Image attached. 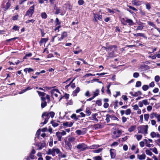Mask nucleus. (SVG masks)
Instances as JSON below:
<instances>
[{"label": "nucleus", "mask_w": 160, "mask_h": 160, "mask_svg": "<svg viewBox=\"0 0 160 160\" xmlns=\"http://www.w3.org/2000/svg\"><path fill=\"white\" fill-rule=\"evenodd\" d=\"M131 113V110L130 109H128L125 111V113L126 115H129Z\"/></svg>", "instance_id": "obj_34"}, {"label": "nucleus", "mask_w": 160, "mask_h": 160, "mask_svg": "<svg viewBox=\"0 0 160 160\" xmlns=\"http://www.w3.org/2000/svg\"><path fill=\"white\" fill-rule=\"evenodd\" d=\"M143 104L145 106L148 105L149 104V102L148 101L147 99H144L142 101Z\"/></svg>", "instance_id": "obj_27"}, {"label": "nucleus", "mask_w": 160, "mask_h": 160, "mask_svg": "<svg viewBox=\"0 0 160 160\" xmlns=\"http://www.w3.org/2000/svg\"><path fill=\"white\" fill-rule=\"evenodd\" d=\"M56 135L57 136L58 139L59 141H61L62 140V135L61 132H56Z\"/></svg>", "instance_id": "obj_21"}, {"label": "nucleus", "mask_w": 160, "mask_h": 160, "mask_svg": "<svg viewBox=\"0 0 160 160\" xmlns=\"http://www.w3.org/2000/svg\"><path fill=\"white\" fill-rule=\"evenodd\" d=\"M157 113H152L150 114V118L151 119H153L154 117H156Z\"/></svg>", "instance_id": "obj_33"}, {"label": "nucleus", "mask_w": 160, "mask_h": 160, "mask_svg": "<svg viewBox=\"0 0 160 160\" xmlns=\"http://www.w3.org/2000/svg\"><path fill=\"white\" fill-rule=\"evenodd\" d=\"M111 119L112 120H116L118 121L119 120V119L116 117L114 116L113 115H111Z\"/></svg>", "instance_id": "obj_31"}, {"label": "nucleus", "mask_w": 160, "mask_h": 160, "mask_svg": "<svg viewBox=\"0 0 160 160\" xmlns=\"http://www.w3.org/2000/svg\"><path fill=\"white\" fill-rule=\"evenodd\" d=\"M41 17L43 18H46L47 17V15L45 12H43L41 13Z\"/></svg>", "instance_id": "obj_43"}, {"label": "nucleus", "mask_w": 160, "mask_h": 160, "mask_svg": "<svg viewBox=\"0 0 160 160\" xmlns=\"http://www.w3.org/2000/svg\"><path fill=\"white\" fill-rule=\"evenodd\" d=\"M114 48L112 52H108V58L113 57H115V55L114 54V52L113 51H114L116 50V47L115 46V48L114 47V48Z\"/></svg>", "instance_id": "obj_15"}, {"label": "nucleus", "mask_w": 160, "mask_h": 160, "mask_svg": "<svg viewBox=\"0 0 160 160\" xmlns=\"http://www.w3.org/2000/svg\"><path fill=\"white\" fill-rule=\"evenodd\" d=\"M37 92L40 96L43 97L45 95V93L43 92H41L38 91H37Z\"/></svg>", "instance_id": "obj_36"}, {"label": "nucleus", "mask_w": 160, "mask_h": 160, "mask_svg": "<svg viewBox=\"0 0 160 160\" xmlns=\"http://www.w3.org/2000/svg\"><path fill=\"white\" fill-rule=\"evenodd\" d=\"M65 147L67 150H69L71 149L72 145L70 143L67 141H65Z\"/></svg>", "instance_id": "obj_11"}, {"label": "nucleus", "mask_w": 160, "mask_h": 160, "mask_svg": "<svg viewBox=\"0 0 160 160\" xmlns=\"http://www.w3.org/2000/svg\"><path fill=\"white\" fill-rule=\"evenodd\" d=\"M122 98L125 101H127L128 100V98L126 95H122Z\"/></svg>", "instance_id": "obj_57"}, {"label": "nucleus", "mask_w": 160, "mask_h": 160, "mask_svg": "<svg viewBox=\"0 0 160 160\" xmlns=\"http://www.w3.org/2000/svg\"><path fill=\"white\" fill-rule=\"evenodd\" d=\"M146 153L149 156H151L152 155V153L151 151L148 149H146L145 150Z\"/></svg>", "instance_id": "obj_29"}, {"label": "nucleus", "mask_w": 160, "mask_h": 160, "mask_svg": "<svg viewBox=\"0 0 160 160\" xmlns=\"http://www.w3.org/2000/svg\"><path fill=\"white\" fill-rule=\"evenodd\" d=\"M148 126L147 125L139 126L138 128V132L146 135L148 133Z\"/></svg>", "instance_id": "obj_2"}, {"label": "nucleus", "mask_w": 160, "mask_h": 160, "mask_svg": "<svg viewBox=\"0 0 160 160\" xmlns=\"http://www.w3.org/2000/svg\"><path fill=\"white\" fill-rule=\"evenodd\" d=\"M33 70L31 68H26L24 69V72L26 73H27V72H33Z\"/></svg>", "instance_id": "obj_23"}, {"label": "nucleus", "mask_w": 160, "mask_h": 160, "mask_svg": "<svg viewBox=\"0 0 160 160\" xmlns=\"http://www.w3.org/2000/svg\"><path fill=\"white\" fill-rule=\"evenodd\" d=\"M141 85V82L138 81L136 82L135 87H140Z\"/></svg>", "instance_id": "obj_41"}, {"label": "nucleus", "mask_w": 160, "mask_h": 160, "mask_svg": "<svg viewBox=\"0 0 160 160\" xmlns=\"http://www.w3.org/2000/svg\"><path fill=\"white\" fill-rule=\"evenodd\" d=\"M128 146L127 145L124 144L123 145V149L124 151H127L128 149Z\"/></svg>", "instance_id": "obj_54"}, {"label": "nucleus", "mask_w": 160, "mask_h": 160, "mask_svg": "<svg viewBox=\"0 0 160 160\" xmlns=\"http://www.w3.org/2000/svg\"><path fill=\"white\" fill-rule=\"evenodd\" d=\"M149 114H144V118L145 120L148 121L149 119Z\"/></svg>", "instance_id": "obj_32"}, {"label": "nucleus", "mask_w": 160, "mask_h": 160, "mask_svg": "<svg viewBox=\"0 0 160 160\" xmlns=\"http://www.w3.org/2000/svg\"><path fill=\"white\" fill-rule=\"evenodd\" d=\"M94 160H101V157L100 156H96L93 158Z\"/></svg>", "instance_id": "obj_48"}, {"label": "nucleus", "mask_w": 160, "mask_h": 160, "mask_svg": "<svg viewBox=\"0 0 160 160\" xmlns=\"http://www.w3.org/2000/svg\"><path fill=\"white\" fill-rule=\"evenodd\" d=\"M100 91L99 89H96L94 92H93V97L94 98L98 96L99 93Z\"/></svg>", "instance_id": "obj_22"}, {"label": "nucleus", "mask_w": 160, "mask_h": 160, "mask_svg": "<svg viewBox=\"0 0 160 160\" xmlns=\"http://www.w3.org/2000/svg\"><path fill=\"white\" fill-rule=\"evenodd\" d=\"M72 125L73 123L72 122L69 123L68 122H66L64 123H63V126L65 127H71L72 126Z\"/></svg>", "instance_id": "obj_19"}, {"label": "nucleus", "mask_w": 160, "mask_h": 160, "mask_svg": "<svg viewBox=\"0 0 160 160\" xmlns=\"http://www.w3.org/2000/svg\"><path fill=\"white\" fill-rule=\"evenodd\" d=\"M49 114H50L51 117L52 118L54 116L55 113L53 112H49Z\"/></svg>", "instance_id": "obj_63"}, {"label": "nucleus", "mask_w": 160, "mask_h": 160, "mask_svg": "<svg viewBox=\"0 0 160 160\" xmlns=\"http://www.w3.org/2000/svg\"><path fill=\"white\" fill-rule=\"evenodd\" d=\"M74 79H73L72 81V82L70 83L71 84V87L72 88H74L75 87V83H72V82L74 81Z\"/></svg>", "instance_id": "obj_56"}, {"label": "nucleus", "mask_w": 160, "mask_h": 160, "mask_svg": "<svg viewBox=\"0 0 160 160\" xmlns=\"http://www.w3.org/2000/svg\"><path fill=\"white\" fill-rule=\"evenodd\" d=\"M122 122L124 123L126 122L127 120V118L126 117L123 116L122 118Z\"/></svg>", "instance_id": "obj_62"}, {"label": "nucleus", "mask_w": 160, "mask_h": 160, "mask_svg": "<svg viewBox=\"0 0 160 160\" xmlns=\"http://www.w3.org/2000/svg\"><path fill=\"white\" fill-rule=\"evenodd\" d=\"M35 21V20H34L32 19L30 20H28L27 21H26L25 22L27 23H29V22H31L32 23H33Z\"/></svg>", "instance_id": "obj_61"}, {"label": "nucleus", "mask_w": 160, "mask_h": 160, "mask_svg": "<svg viewBox=\"0 0 160 160\" xmlns=\"http://www.w3.org/2000/svg\"><path fill=\"white\" fill-rule=\"evenodd\" d=\"M94 18L96 22L97 21V20L98 19L99 20H102V16L101 15H99L97 14H94Z\"/></svg>", "instance_id": "obj_16"}, {"label": "nucleus", "mask_w": 160, "mask_h": 160, "mask_svg": "<svg viewBox=\"0 0 160 160\" xmlns=\"http://www.w3.org/2000/svg\"><path fill=\"white\" fill-rule=\"evenodd\" d=\"M155 28L156 30L154 31V35L158 37L160 35V31L158 28Z\"/></svg>", "instance_id": "obj_17"}, {"label": "nucleus", "mask_w": 160, "mask_h": 160, "mask_svg": "<svg viewBox=\"0 0 160 160\" xmlns=\"http://www.w3.org/2000/svg\"><path fill=\"white\" fill-rule=\"evenodd\" d=\"M142 94V92L140 91H138L136 92H135L134 93L133 96L134 97H137L138 96L141 95Z\"/></svg>", "instance_id": "obj_28"}, {"label": "nucleus", "mask_w": 160, "mask_h": 160, "mask_svg": "<svg viewBox=\"0 0 160 160\" xmlns=\"http://www.w3.org/2000/svg\"><path fill=\"white\" fill-rule=\"evenodd\" d=\"M144 26H138L137 27V28L135 29V31H137L138 30H142L144 27Z\"/></svg>", "instance_id": "obj_37"}, {"label": "nucleus", "mask_w": 160, "mask_h": 160, "mask_svg": "<svg viewBox=\"0 0 160 160\" xmlns=\"http://www.w3.org/2000/svg\"><path fill=\"white\" fill-rule=\"evenodd\" d=\"M135 136H136V138L138 141L140 140L142 137V136L140 135H135Z\"/></svg>", "instance_id": "obj_51"}, {"label": "nucleus", "mask_w": 160, "mask_h": 160, "mask_svg": "<svg viewBox=\"0 0 160 160\" xmlns=\"http://www.w3.org/2000/svg\"><path fill=\"white\" fill-rule=\"evenodd\" d=\"M110 153L111 158H114L116 156L115 150L113 149H111L110 150Z\"/></svg>", "instance_id": "obj_14"}, {"label": "nucleus", "mask_w": 160, "mask_h": 160, "mask_svg": "<svg viewBox=\"0 0 160 160\" xmlns=\"http://www.w3.org/2000/svg\"><path fill=\"white\" fill-rule=\"evenodd\" d=\"M125 22L128 23L129 25H132L134 24L132 21L131 19H127Z\"/></svg>", "instance_id": "obj_26"}, {"label": "nucleus", "mask_w": 160, "mask_h": 160, "mask_svg": "<svg viewBox=\"0 0 160 160\" xmlns=\"http://www.w3.org/2000/svg\"><path fill=\"white\" fill-rule=\"evenodd\" d=\"M51 94L53 96L54 95L56 97L59 96L60 95V93L59 90L56 89H54L51 91Z\"/></svg>", "instance_id": "obj_8"}, {"label": "nucleus", "mask_w": 160, "mask_h": 160, "mask_svg": "<svg viewBox=\"0 0 160 160\" xmlns=\"http://www.w3.org/2000/svg\"><path fill=\"white\" fill-rule=\"evenodd\" d=\"M60 152V150L58 148L57 149H49L47 154H52L53 156L55 155V153L56 152L57 154L59 153Z\"/></svg>", "instance_id": "obj_4"}, {"label": "nucleus", "mask_w": 160, "mask_h": 160, "mask_svg": "<svg viewBox=\"0 0 160 160\" xmlns=\"http://www.w3.org/2000/svg\"><path fill=\"white\" fill-rule=\"evenodd\" d=\"M85 95L86 97H90V93L89 91H87L85 93Z\"/></svg>", "instance_id": "obj_60"}, {"label": "nucleus", "mask_w": 160, "mask_h": 160, "mask_svg": "<svg viewBox=\"0 0 160 160\" xmlns=\"http://www.w3.org/2000/svg\"><path fill=\"white\" fill-rule=\"evenodd\" d=\"M146 156L145 153H143L142 155L138 154L137 158L139 160H144L146 158Z\"/></svg>", "instance_id": "obj_12"}, {"label": "nucleus", "mask_w": 160, "mask_h": 160, "mask_svg": "<svg viewBox=\"0 0 160 160\" xmlns=\"http://www.w3.org/2000/svg\"><path fill=\"white\" fill-rule=\"evenodd\" d=\"M115 48V46H112L108 47H103L102 48V50H106L107 52L109 51V50L111 51L112 50L113 48Z\"/></svg>", "instance_id": "obj_13"}, {"label": "nucleus", "mask_w": 160, "mask_h": 160, "mask_svg": "<svg viewBox=\"0 0 160 160\" xmlns=\"http://www.w3.org/2000/svg\"><path fill=\"white\" fill-rule=\"evenodd\" d=\"M148 88V86L147 85H144L142 87V89L145 91L147 90Z\"/></svg>", "instance_id": "obj_38"}, {"label": "nucleus", "mask_w": 160, "mask_h": 160, "mask_svg": "<svg viewBox=\"0 0 160 160\" xmlns=\"http://www.w3.org/2000/svg\"><path fill=\"white\" fill-rule=\"evenodd\" d=\"M68 36L67 33L66 32H63L61 34V35H58V36H54L53 38V41H54V39L56 38V40L57 41H59L62 40Z\"/></svg>", "instance_id": "obj_1"}, {"label": "nucleus", "mask_w": 160, "mask_h": 160, "mask_svg": "<svg viewBox=\"0 0 160 160\" xmlns=\"http://www.w3.org/2000/svg\"><path fill=\"white\" fill-rule=\"evenodd\" d=\"M146 8L148 10H149L151 8L150 4L148 3H146Z\"/></svg>", "instance_id": "obj_59"}, {"label": "nucleus", "mask_w": 160, "mask_h": 160, "mask_svg": "<svg viewBox=\"0 0 160 160\" xmlns=\"http://www.w3.org/2000/svg\"><path fill=\"white\" fill-rule=\"evenodd\" d=\"M47 105V102L45 101L44 102H42L41 104V106L42 108H44Z\"/></svg>", "instance_id": "obj_50"}, {"label": "nucleus", "mask_w": 160, "mask_h": 160, "mask_svg": "<svg viewBox=\"0 0 160 160\" xmlns=\"http://www.w3.org/2000/svg\"><path fill=\"white\" fill-rule=\"evenodd\" d=\"M34 9V5L31 7L28 10L27 12L25 15L26 16H28L29 17H31L33 13Z\"/></svg>", "instance_id": "obj_6"}, {"label": "nucleus", "mask_w": 160, "mask_h": 160, "mask_svg": "<svg viewBox=\"0 0 160 160\" xmlns=\"http://www.w3.org/2000/svg\"><path fill=\"white\" fill-rule=\"evenodd\" d=\"M152 150L153 152H154L156 154H158V152L156 148H154L152 149Z\"/></svg>", "instance_id": "obj_53"}, {"label": "nucleus", "mask_w": 160, "mask_h": 160, "mask_svg": "<svg viewBox=\"0 0 160 160\" xmlns=\"http://www.w3.org/2000/svg\"><path fill=\"white\" fill-rule=\"evenodd\" d=\"M76 147L81 151H84L88 148L87 145L84 143L78 144L77 146Z\"/></svg>", "instance_id": "obj_5"}, {"label": "nucleus", "mask_w": 160, "mask_h": 160, "mask_svg": "<svg viewBox=\"0 0 160 160\" xmlns=\"http://www.w3.org/2000/svg\"><path fill=\"white\" fill-rule=\"evenodd\" d=\"M96 103L99 106H100L102 105V102L101 100H97L96 102Z\"/></svg>", "instance_id": "obj_49"}, {"label": "nucleus", "mask_w": 160, "mask_h": 160, "mask_svg": "<svg viewBox=\"0 0 160 160\" xmlns=\"http://www.w3.org/2000/svg\"><path fill=\"white\" fill-rule=\"evenodd\" d=\"M148 23L150 25L154 27L155 28H156L155 25L153 24V23L152 22L150 21H148Z\"/></svg>", "instance_id": "obj_52"}, {"label": "nucleus", "mask_w": 160, "mask_h": 160, "mask_svg": "<svg viewBox=\"0 0 160 160\" xmlns=\"http://www.w3.org/2000/svg\"><path fill=\"white\" fill-rule=\"evenodd\" d=\"M75 138L73 137H70L68 138V140L70 142H72L74 141Z\"/></svg>", "instance_id": "obj_35"}, {"label": "nucleus", "mask_w": 160, "mask_h": 160, "mask_svg": "<svg viewBox=\"0 0 160 160\" xmlns=\"http://www.w3.org/2000/svg\"><path fill=\"white\" fill-rule=\"evenodd\" d=\"M144 142L146 146H147L148 147L150 148L152 145V144H151V143H152V140L151 139H145L144 140Z\"/></svg>", "instance_id": "obj_9"}, {"label": "nucleus", "mask_w": 160, "mask_h": 160, "mask_svg": "<svg viewBox=\"0 0 160 160\" xmlns=\"http://www.w3.org/2000/svg\"><path fill=\"white\" fill-rule=\"evenodd\" d=\"M51 123L52 124V126L54 127H56L58 125V124L52 121L51 122Z\"/></svg>", "instance_id": "obj_58"}, {"label": "nucleus", "mask_w": 160, "mask_h": 160, "mask_svg": "<svg viewBox=\"0 0 160 160\" xmlns=\"http://www.w3.org/2000/svg\"><path fill=\"white\" fill-rule=\"evenodd\" d=\"M80 91V88L79 87H77L76 89L72 93L73 96H75L77 95V94Z\"/></svg>", "instance_id": "obj_18"}, {"label": "nucleus", "mask_w": 160, "mask_h": 160, "mask_svg": "<svg viewBox=\"0 0 160 160\" xmlns=\"http://www.w3.org/2000/svg\"><path fill=\"white\" fill-rule=\"evenodd\" d=\"M156 133L154 132H151L150 135L152 138H154L156 137Z\"/></svg>", "instance_id": "obj_40"}, {"label": "nucleus", "mask_w": 160, "mask_h": 160, "mask_svg": "<svg viewBox=\"0 0 160 160\" xmlns=\"http://www.w3.org/2000/svg\"><path fill=\"white\" fill-rule=\"evenodd\" d=\"M136 128V126L135 125H133L130 127L128 129V131L129 132H132L134 131Z\"/></svg>", "instance_id": "obj_24"}, {"label": "nucleus", "mask_w": 160, "mask_h": 160, "mask_svg": "<svg viewBox=\"0 0 160 160\" xmlns=\"http://www.w3.org/2000/svg\"><path fill=\"white\" fill-rule=\"evenodd\" d=\"M139 76V74L138 73L136 72L133 73V77L134 78H137Z\"/></svg>", "instance_id": "obj_47"}, {"label": "nucleus", "mask_w": 160, "mask_h": 160, "mask_svg": "<svg viewBox=\"0 0 160 160\" xmlns=\"http://www.w3.org/2000/svg\"><path fill=\"white\" fill-rule=\"evenodd\" d=\"M160 80V78L159 76H156L155 77V80L156 82H158Z\"/></svg>", "instance_id": "obj_44"}, {"label": "nucleus", "mask_w": 160, "mask_h": 160, "mask_svg": "<svg viewBox=\"0 0 160 160\" xmlns=\"http://www.w3.org/2000/svg\"><path fill=\"white\" fill-rule=\"evenodd\" d=\"M102 150V148H99L98 150H95L94 151V152L95 153H98L101 152Z\"/></svg>", "instance_id": "obj_46"}, {"label": "nucleus", "mask_w": 160, "mask_h": 160, "mask_svg": "<svg viewBox=\"0 0 160 160\" xmlns=\"http://www.w3.org/2000/svg\"><path fill=\"white\" fill-rule=\"evenodd\" d=\"M122 131L120 130H118L113 132L112 137L114 138H116L120 137Z\"/></svg>", "instance_id": "obj_7"}, {"label": "nucleus", "mask_w": 160, "mask_h": 160, "mask_svg": "<svg viewBox=\"0 0 160 160\" xmlns=\"http://www.w3.org/2000/svg\"><path fill=\"white\" fill-rule=\"evenodd\" d=\"M157 119V121L158 122H160V115L157 114L156 117Z\"/></svg>", "instance_id": "obj_64"}, {"label": "nucleus", "mask_w": 160, "mask_h": 160, "mask_svg": "<svg viewBox=\"0 0 160 160\" xmlns=\"http://www.w3.org/2000/svg\"><path fill=\"white\" fill-rule=\"evenodd\" d=\"M48 40V38H42L41 39V40L40 41L39 43L41 44H45Z\"/></svg>", "instance_id": "obj_20"}, {"label": "nucleus", "mask_w": 160, "mask_h": 160, "mask_svg": "<svg viewBox=\"0 0 160 160\" xmlns=\"http://www.w3.org/2000/svg\"><path fill=\"white\" fill-rule=\"evenodd\" d=\"M111 115H107L106 120L107 122H109L110 121V119H111Z\"/></svg>", "instance_id": "obj_30"}, {"label": "nucleus", "mask_w": 160, "mask_h": 160, "mask_svg": "<svg viewBox=\"0 0 160 160\" xmlns=\"http://www.w3.org/2000/svg\"><path fill=\"white\" fill-rule=\"evenodd\" d=\"M78 3L79 5H82L84 4V1L83 0H79L78 1Z\"/></svg>", "instance_id": "obj_55"}, {"label": "nucleus", "mask_w": 160, "mask_h": 160, "mask_svg": "<svg viewBox=\"0 0 160 160\" xmlns=\"http://www.w3.org/2000/svg\"><path fill=\"white\" fill-rule=\"evenodd\" d=\"M86 111L87 115H90L91 113L90 111V109L89 108H86Z\"/></svg>", "instance_id": "obj_42"}, {"label": "nucleus", "mask_w": 160, "mask_h": 160, "mask_svg": "<svg viewBox=\"0 0 160 160\" xmlns=\"http://www.w3.org/2000/svg\"><path fill=\"white\" fill-rule=\"evenodd\" d=\"M132 106L133 107V109L134 110H137L138 109H139L138 106L137 104H135L133 106L132 105Z\"/></svg>", "instance_id": "obj_39"}, {"label": "nucleus", "mask_w": 160, "mask_h": 160, "mask_svg": "<svg viewBox=\"0 0 160 160\" xmlns=\"http://www.w3.org/2000/svg\"><path fill=\"white\" fill-rule=\"evenodd\" d=\"M42 118H44V121L43 123H41V125L46 124L48 122V119L49 118V113L47 112H43L42 116Z\"/></svg>", "instance_id": "obj_3"}, {"label": "nucleus", "mask_w": 160, "mask_h": 160, "mask_svg": "<svg viewBox=\"0 0 160 160\" xmlns=\"http://www.w3.org/2000/svg\"><path fill=\"white\" fill-rule=\"evenodd\" d=\"M142 2L138 0H133L132 1V4L136 6H139L141 5L142 4Z\"/></svg>", "instance_id": "obj_10"}, {"label": "nucleus", "mask_w": 160, "mask_h": 160, "mask_svg": "<svg viewBox=\"0 0 160 160\" xmlns=\"http://www.w3.org/2000/svg\"><path fill=\"white\" fill-rule=\"evenodd\" d=\"M134 34V35L135 37H139V36L142 37H144V34L142 33H136V34Z\"/></svg>", "instance_id": "obj_25"}, {"label": "nucleus", "mask_w": 160, "mask_h": 160, "mask_svg": "<svg viewBox=\"0 0 160 160\" xmlns=\"http://www.w3.org/2000/svg\"><path fill=\"white\" fill-rule=\"evenodd\" d=\"M76 133L78 135H80L82 134V132L80 130H78L76 131Z\"/></svg>", "instance_id": "obj_45"}]
</instances>
